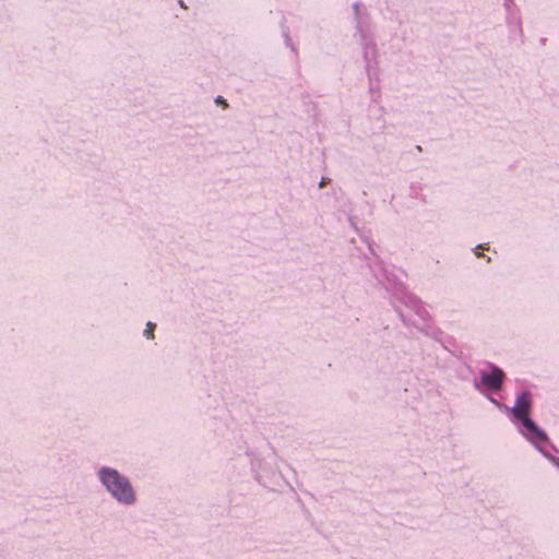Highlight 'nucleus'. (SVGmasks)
I'll return each instance as SVG.
<instances>
[{
    "instance_id": "obj_1",
    "label": "nucleus",
    "mask_w": 559,
    "mask_h": 559,
    "mask_svg": "<svg viewBox=\"0 0 559 559\" xmlns=\"http://www.w3.org/2000/svg\"><path fill=\"white\" fill-rule=\"evenodd\" d=\"M531 403V393L527 391L522 392L516 397V401L513 407L511 408V412L514 418L521 423V433L530 441H532L536 447H538L542 452H544L543 449L540 448V444L547 442V437L546 433L542 429H539L535 425V423L528 417Z\"/></svg>"
},
{
    "instance_id": "obj_2",
    "label": "nucleus",
    "mask_w": 559,
    "mask_h": 559,
    "mask_svg": "<svg viewBox=\"0 0 559 559\" xmlns=\"http://www.w3.org/2000/svg\"><path fill=\"white\" fill-rule=\"evenodd\" d=\"M99 479L112 497L120 503L131 504L135 501L134 491L130 481L116 469L103 467L99 471Z\"/></svg>"
},
{
    "instance_id": "obj_3",
    "label": "nucleus",
    "mask_w": 559,
    "mask_h": 559,
    "mask_svg": "<svg viewBox=\"0 0 559 559\" xmlns=\"http://www.w3.org/2000/svg\"><path fill=\"white\" fill-rule=\"evenodd\" d=\"M490 371H481L480 372V382L479 384L483 385L486 390L489 391H498L501 389L504 373L503 371L493 365H489Z\"/></svg>"
},
{
    "instance_id": "obj_4",
    "label": "nucleus",
    "mask_w": 559,
    "mask_h": 559,
    "mask_svg": "<svg viewBox=\"0 0 559 559\" xmlns=\"http://www.w3.org/2000/svg\"><path fill=\"white\" fill-rule=\"evenodd\" d=\"M414 308L416 309V313L420 316L423 319H426V310L419 305L418 301H413Z\"/></svg>"
},
{
    "instance_id": "obj_5",
    "label": "nucleus",
    "mask_w": 559,
    "mask_h": 559,
    "mask_svg": "<svg viewBox=\"0 0 559 559\" xmlns=\"http://www.w3.org/2000/svg\"><path fill=\"white\" fill-rule=\"evenodd\" d=\"M154 328H155V324H154V323H152V322H147V323H146V329L144 330V335H145L146 337H151V336H153V330H154Z\"/></svg>"
},
{
    "instance_id": "obj_6",
    "label": "nucleus",
    "mask_w": 559,
    "mask_h": 559,
    "mask_svg": "<svg viewBox=\"0 0 559 559\" xmlns=\"http://www.w3.org/2000/svg\"><path fill=\"white\" fill-rule=\"evenodd\" d=\"M216 103H217V104H224V105L226 106V103L224 102V99H223L221 96H218V97L216 98Z\"/></svg>"
},
{
    "instance_id": "obj_7",
    "label": "nucleus",
    "mask_w": 559,
    "mask_h": 559,
    "mask_svg": "<svg viewBox=\"0 0 559 559\" xmlns=\"http://www.w3.org/2000/svg\"><path fill=\"white\" fill-rule=\"evenodd\" d=\"M551 460H552V462H554V463L558 466V468H559V459H558V460H556V459H551Z\"/></svg>"
},
{
    "instance_id": "obj_8",
    "label": "nucleus",
    "mask_w": 559,
    "mask_h": 559,
    "mask_svg": "<svg viewBox=\"0 0 559 559\" xmlns=\"http://www.w3.org/2000/svg\"><path fill=\"white\" fill-rule=\"evenodd\" d=\"M358 8H359V4H358V3H355V4H354V9H355L356 13H358Z\"/></svg>"
}]
</instances>
